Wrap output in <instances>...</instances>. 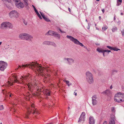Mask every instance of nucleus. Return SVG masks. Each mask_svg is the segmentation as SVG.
Masks as SVG:
<instances>
[{
  "mask_svg": "<svg viewBox=\"0 0 124 124\" xmlns=\"http://www.w3.org/2000/svg\"><path fill=\"white\" fill-rule=\"evenodd\" d=\"M16 74H13L8 79L7 84L8 86L13 85V83H18L24 85H27L28 87V90L32 92H25L24 98L27 101L30 100V92L36 98H46L47 96H50V91L45 87L40 88V84L36 83V82L31 83V77L28 78L27 76H23L18 80L17 79Z\"/></svg>",
  "mask_w": 124,
  "mask_h": 124,
  "instance_id": "nucleus-1",
  "label": "nucleus"
},
{
  "mask_svg": "<svg viewBox=\"0 0 124 124\" xmlns=\"http://www.w3.org/2000/svg\"><path fill=\"white\" fill-rule=\"evenodd\" d=\"M30 65L31 67H34L35 68H36V70L35 71V72L37 74H38L39 76H43L44 77V78L46 79H45L47 81H48L49 80L50 78L49 74H48L47 75L45 74L44 75V71H45L44 70V68L42 67L40 65H39V64H37V63H35L34 62H32L31 64Z\"/></svg>",
  "mask_w": 124,
  "mask_h": 124,
  "instance_id": "nucleus-2",
  "label": "nucleus"
},
{
  "mask_svg": "<svg viewBox=\"0 0 124 124\" xmlns=\"http://www.w3.org/2000/svg\"><path fill=\"white\" fill-rule=\"evenodd\" d=\"M35 105L32 103L30 107H28L27 108V112L25 114L24 117L26 118H28L29 117V115L30 114L31 112L33 113H36L37 114H39V111H38L35 108Z\"/></svg>",
  "mask_w": 124,
  "mask_h": 124,
  "instance_id": "nucleus-3",
  "label": "nucleus"
},
{
  "mask_svg": "<svg viewBox=\"0 0 124 124\" xmlns=\"http://www.w3.org/2000/svg\"><path fill=\"white\" fill-rule=\"evenodd\" d=\"M114 100L119 102L124 101V95L120 93H117L115 95Z\"/></svg>",
  "mask_w": 124,
  "mask_h": 124,
  "instance_id": "nucleus-4",
  "label": "nucleus"
},
{
  "mask_svg": "<svg viewBox=\"0 0 124 124\" xmlns=\"http://www.w3.org/2000/svg\"><path fill=\"white\" fill-rule=\"evenodd\" d=\"M19 37L20 38L23 39L27 40L28 39H30L31 40V39L32 38V36L25 33H24L20 34L19 35Z\"/></svg>",
  "mask_w": 124,
  "mask_h": 124,
  "instance_id": "nucleus-5",
  "label": "nucleus"
},
{
  "mask_svg": "<svg viewBox=\"0 0 124 124\" xmlns=\"http://www.w3.org/2000/svg\"><path fill=\"white\" fill-rule=\"evenodd\" d=\"M87 79L88 82L90 83L93 82V79L92 74L88 72L86 73Z\"/></svg>",
  "mask_w": 124,
  "mask_h": 124,
  "instance_id": "nucleus-6",
  "label": "nucleus"
},
{
  "mask_svg": "<svg viewBox=\"0 0 124 124\" xmlns=\"http://www.w3.org/2000/svg\"><path fill=\"white\" fill-rule=\"evenodd\" d=\"M7 65L6 63L3 61H0V69L1 70L3 71L6 68Z\"/></svg>",
  "mask_w": 124,
  "mask_h": 124,
  "instance_id": "nucleus-7",
  "label": "nucleus"
},
{
  "mask_svg": "<svg viewBox=\"0 0 124 124\" xmlns=\"http://www.w3.org/2000/svg\"><path fill=\"white\" fill-rule=\"evenodd\" d=\"M16 5L18 8H22L23 7L24 5L20 0H16Z\"/></svg>",
  "mask_w": 124,
  "mask_h": 124,
  "instance_id": "nucleus-8",
  "label": "nucleus"
},
{
  "mask_svg": "<svg viewBox=\"0 0 124 124\" xmlns=\"http://www.w3.org/2000/svg\"><path fill=\"white\" fill-rule=\"evenodd\" d=\"M1 25L2 27H8L11 28L12 26L11 23L8 22L3 23H2Z\"/></svg>",
  "mask_w": 124,
  "mask_h": 124,
  "instance_id": "nucleus-9",
  "label": "nucleus"
},
{
  "mask_svg": "<svg viewBox=\"0 0 124 124\" xmlns=\"http://www.w3.org/2000/svg\"><path fill=\"white\" fill-rule=\"evenodd\" d=\"M68 38L70 39V40L73 41L75 44H78V43H79V41L77 39H74L73 37L71 36H67Z\"/></svg>",
  "mask_w": 124,
  "mask_h": 124,
  "instance_id": "nucleus-10",
  "label": "nucleus"
},
{
  "mask_svg": "<svg viewBox=\"0 0 124 124\" xmlns=\"http://www.w3.org/2000/svg\"><path fill=\"white\" fill-rule=\"evenodd\" d=\"M10 16H11L16 17L18 16V13L15 11H12L9 13Z\"/></svg>",
  "mask_w": 124,
  "mask_h": 124,
  "instance_id": "nucleus-11",
  "label": "nucleus"
},
{
  "mask_svg": "<svg viewBox=\"0 0 124 124\" xmlns=\"http://www.w3.org/2000/svg\"><path fill=\"white\" fill-rule=\"evenodd\" d=\"M85 115V113L84 112H83L82 113L80 117L79 118V120L78 122H80V121L82 120L84 121V117Z\"/></svg>",
  "mask_w": 124,
  "mask_h": 124,
  "instance_id": "nucleus-12",
  "label": "nucleus"
},
{
  "mask_svg": "<svg viewBox=\"0 0 124 124\" xmlns=\"http://www.w3.org/2000/svg\"><path fill=\"white\" fill-rule=\"evenodd\" d=\"M89 124H94V121L93 117L90 116L89 119Z\"/></svg>",
  "mask_w": 124,
  "mask_h": 124,
  "instance_id": "nucleus-13",
  "label": "nucleus"
},
{
  "mask_svg": "<svg viewBox=\"0 0 124 124\" xmlns=\"http://www.w3.org/2000/svg\"><path fill=\"white\" fill-rule=\"evenodd\" d=\"M97 50L99 53H103V55L104 56V52H107V50H104L102 48H98L97 49Z\"/></svg>",
  "mask_w": 124,
  "mask_h": 124,
  "instance_id": "nucleus-14",
  "label": "nucleus"
},
{
  "mask_svg": "<svg viewBox=\"0 0 124 124\" xmlns=\"http://www.w3.org/2000/svg\"><path fill=\"white\" fill-rule=\"evenodd\" d=\"M114 118H111L109 122V124H115V122Z\"/></svg>",
  "mask_w": 124,
  "mask_h": 124,
  "instance_id": "nucleus-15",
  "label": "nucleus"
},
{
  "mask_svg": "<svg viewBox=\"0 0 124 124\" xmlns=\"http://www.w3.org/2000/svg\"><path fill=\"white\" fill-rule=\"evenodd\" d=\"M17 101L15 99L14 101L12 102L11 104L13 106V107L15 106V105H16L17 104Z\"/></svg>",
  "mask_w": 124,
  "mask_h": 124,
  "instance_id": "nucleus-16",
  "label": "nucleus"
},
{
  "mask_svg": "<svg viewBox=\"0 0 124 124\" xmlns=\"http://www.w3.org/2000/svg\"><path fill=\"white\" fill-rule=\"evenodd\" d=\"M117 4L116 5L118 6L121 4L122 1V0H117Z\"/></svg>",
  "mask_w": 124,
  "mask_h": 124,
  "instance_id": "nucleus-17",
  "label": "nucleus"
},
{
  "mask_svg": "<svg viewBox=\"0 0 124 124\" xmlns=\"http://www.w3.org/2000/svg\"><path fill=\"white\" fill-rule=\"evenodd\" d=\"M48 33L50 35H53L55 34V32L51 31H48Z\"/></svg>",
  "mask_w": 124,
  "mask_h": 124,
  "instance_id": "nucleus-18",
  "label": "nucleus"
},
{
  "mask_svg": "<svg viewBox=\"0 0 124 124\" xmlns=\"http://www.w3.org/2000/svg\"><path fill=\"white\" fill-rule=\"evenodd\" d=\"M104 93L108 95H110V92L108 90H106Z\"/></svg>",
  "mask_w": 124,
  "mask_h": 124,
  "instance_id": "nucleus-19",
  "label": "nucleus"
},
{
  "mask_svg": "<svg viewBox=\"0 0 124 124\" xmlns=\"http://www.w3.org/2000/svg\"><path fill=\"white\" fill-rule=\"evenodd\" d=\"M108 28V27L106 25H104L103 27H102V29L103 30L105 31Z\"/></svg>",
  "mask_w": 124,
  "mask_h": 124,
  "instance_id": "nucleus-20",
  "label": "nucleus"
},
{
  "mask_svg": "<svg viewBox=\"0 0 124 124\" xmlns=\"http://www.w3.org/2000/svg\"><path fill=\"white\" fill-rule=\"evenodd\" d=\"M36 13V14L39 17L40 19H42V18L40 15L39 14L38 11H37L36 12H35Z\"/></svg>",
  "mask_w": 124,
  "mask_h": 124,
  "instance_id": "nucleus-21",
  "label": "nucleus"
},
{
  "mask_svg": "<svg viewBox=\"0 0 124 124\" xmlns=\"http://www.w3.org/2000/svg\"><path fill=\"white\" fill-rule=\"evenodd\" d=\"M30 65L29 64H25V65H24L22 66H20V68H22L23 67L24 68L25 67H28V66H29Z\"/></svg>",
  "mask_w": 124,
  "mask_h": 124,
  "instance_id": "nucleus-22",
  "label": "nucleus"
},
{
  "mask_svg": "<svg viewBox=\"0 0 124 124\" xmlns=\"http://www.w3.org/2000/svg\"><path fill=\"white\" fill-rule=\"evenodd\" d=\"M97 103V101L96 100H93V105H95Z\"/></svg>",
  "mask_w": 124,
  "mask_h": 124,
  "instance_id": "nucleus-23",
  "label": "nucleus"
},
{
  "mask_svg": "<svg viewBox=\"0 0 124 124\" xmlns=\"http://www.w3.org/2000/svg\"><path fill=\"white\" fill-rule=\"evenodd\" d=\"M8 95H9V97H12L13 96V95L12 94V93H10V92H9L8 94Z\"/></svg>",
  "mask_w": 124,
  "mask_h": 124,
  "instance_id": "nucleus-24",
  "label": "nucleus"
},
{
  "mask_svg": "<svg viewBox=\"0 0 124 124\" xmlns=\"http://www.w3.org/2000/svg\"><path fill=\"white\" fill-rule=\"evenodd\" d=\"M112 50L114 51H117L118 50H120V49H117L116 47H113Z\"/></svg>",
  "mask_w": 124,
  "mask_h": 124,
  "instance_id": "nucleus-25",
  "label": "nucleus"
},
{
  "mask_svg": "<svg viewBox=\"0 0 124 124\" xmlns=\"http://www.w3.org/2000/svg\"><path fill=\"white\" fill-rule=\"evenodd\" d=\"M43 107H49V105H48L46 104L45 103H44L43 105Z\"/></svg>",
  "mask_w": 124,
  "mask_h": 124,
  "instance_id": "nucleus-26",
  "label": "nucleus"
},
{
  "mask_svg": "<svg viewBox=\"0 0 124 124\" xmlns=\"http://www.w3.org/2000/svg\"><path fill=\"white\" fill-rule=\"evenodd\" d=\"M50 87L51 88L54 87V88L55 85L53 84H51L50 85Z\"/></svg>",
  "mask_w": 124,
  "mask_h": 124,
  "instance_id": "nucleus-27",
  "label": "nucleus"
},
{
  "mask_svg": "<svg viewBox=\"0 0 124 124\" xmlns=\"http://www.w3.org/2000/svg\"><path fill=\"white\" fill-rule=\"evenodd\" d=\"M43 19H44L45 20L49 22L50 21V20L48 18L46 17H44V18H43Z\"/></svg>",
  "mask_w": 124,
  "mask_h": 124,
  "instance_id": "nucleus-28",
  "label": "nucleus"
},
{
  "mask_svg": "<svg viewBox=\"0 0 124 124\" xmlns=\"http://www.w3.org/2000/svg\"><path fill=\"white\" fill-rule=\"evenodd\" d=\"M111 110L113 112H115V108L113 107H112L111 108Z\"/></svg>",
  "mask_w": 124,
  "mask_h": 124,
  "instance_id": "nucleus-29",
  "label": "nucleus"
},
{
  "mask_svg": "<svg viewBox=\"0 0 124 124\" xmlns=\"http://www.w3.org/2000/svg\"><path fill=\"white\" fill-rule=\"evenodd\" d=\"M40 13L43 18H44V17H45V16L41 12H40Z\"/></svg>",
  "mask_w": 124,
  "mask_h": 124,
  "instance_id": "nucleus-30",
  "label": "nucleus"
},
{
  "mask_svg": "<svg viewBox=\"0 0 124 124\" xmlns=\"http://www.w3.org/2000/svg\"><path fill=\"white\" fill-rule=\"evenodd\" d=\"M54 88H57L59 87V85L58 83L56 84V85H55Z\"/></svg>",
  "mask_w": 124,
  "mask_h": 124,
  "instance_id": "nucleus-31",
  "label": "nucleus"
},
{
  "mask_svg": "<svg viewBox=\"0 0 124 124\" xmlns=\"http://www.w3.org/2000/svg\"><path fill=\"white\" fill-rule=\"evenodd\" d=\"M96 98V96H94L92 97L93 100H95Z\"/></svg>",
  "mask_w": 124,
  "mask_h": 124,
  "instance_id": "nucleus-32",
  "label": "nucleus"
},
{
  "mask_svg": "<svg viewBox=\"0 0 124 124\" xmlns=\"http://www.w3.org/2000/svg\"><path fill=\"white\" fill-rule=\"evenodd\" d=\"M107 48H108L109 49H110L112 50L113 47H111V46H107Z\"/></svg>",
  "mask_w": 124,
  "mask_h": 124,
  "instance_id": "nucleus-33",
  "label": "nucleus"
},
{
  "mask_svg": "<svg viewBox=\"0 0 124 124\" xmlns=\"http://www.w3.org/2000/svg\"><path fill=\"white\" fill-rule=\"evenodd\" d=\"M79 45L82 46H84V45L83 44L79 42V43H78V44Z\"/></svg>",
  "mask_w": 124,
  "mask_h": 124,
  "instance_id": "nucleus-34",
  "label": "nucleus"
},
{
  "mask_svg": "<svg viewBox=\"0 0 124 124\" xmlns=\"http://www.w3.org/2000/svg\"><path fill=\"white\" fill-rule=\"evenodd\" d=\"M32 6L34 8V11H35V12L37 11V10L36 9V8H35V7L33 5H32Z\"/></svg>",
  "mask_w": 124,
  "mask_h": 124,
  "instance_id": "nucleus-35",
  "label": "nucleus"
},
{
  "mask_svg": "<svg viewBox=\"0 0 124 124\" xmlns=\"http://www.w3.org/2000/svg\"><path fill=\"white\" fill-rule=\"evenodd\" d=\"M65 82H66V84H67L68 85V86H69V81H67V80H65Z\"/></svg>",
  "mask_w": 124,
  "mask_h": 124,
  "instance_id": "nucleus-36",
  "label": "nucleus"
},
{
  "mask_svg": "<svg viewBox=\"0 0 124 124\" xmlns=\"http://www.w3.org/2000/svg\"><path fill=\"white\" fill-rule=\"evenodd\" d=\"M3 109V107L2 105L0 106V110H1Z\"/></svg>",
  "mask_w": 124,
  "mask_h": 124,
  "instance_id": "nucleus-37",
  "label": "nucleus"
},
{
  "mask_svg": "<svg viewBox=\"0 0 124 124\" xmlns=\"http://www.w3.org/2000/svg\"><path fill=\"white\" fill-rule=\"evenodd\" d=\"M23 22L25 25H26L27 24V22H25V20H24Z\"/></svg>",
  "mask_w": 124,
  "mask_h": 124,
  "instance_id": "nucleus-38",
  "label": "nucleus"
},
{
  "mask_svg": "<svg viewBox=\"0 0 124 124\" xmlns=\"http://www.w3.org/2000/svg\"><path fill=\"white\" fill-rule=\"evenodd\" d=\"M122 35H124V30H123L122 31Z\"/></svg>",
  "mask_w": 124,
  "mask_h": 124,
  "instance_id": "nucleus-39",
  "label": "nucleus"
},
{
  "mask_svg": "<svg viewBox=\"0 0 124 124\" xmlns=\"http://www.w3.org/2000/svg\"><path fill=\"white\" fill-rule=\"evenodd\" d=\"M102 11L103 13H104V9H103L101 10Z\"/></svg>",
  "mask_w": 124,
  "mask_h": 124,
  "instance_id": "nucleus-40",
  "label": "nucleus"
},
{
  "mask_svg": "<svg viewBox=\"0 0 124 124\" xmlns=\"http://www.w3.org/2000/svg\"><path fill=\"white\" fill-rule=\"evenodd\" d=\"M68 60V61H71L72 62H73V60H72L71 59H69Z\"/></svg>",
  "mask_w": 124,
  "mask_h": 124,
  "instance_id": "nucleus-41",
  "label": "nucleus"
},
{
  "mask_svg": "<svg viewBox=\"0 0 124 124\" xmlns=\"http://www.w3.org/2000/svg\"><path fill=\"white\" fill-rule=\"evenodd\" d=\"M103 124H107V122L106 121H105L103 123Z\"/></svg>",
  "mask_w": 124,
  "mask_h": 124,
  "instance_id": "nucleus-42",
  "label": "nucleus"
},
{
  "mask_svg": "<svg viewBox=\"0 0 124 124\" xmlns=\"http://www.w3.org/2000/svg\"><path fill=\"white\" fill-rule=\"evenodd\" d=\"M68 10H69V11L70 12H71V10H70V8H68Z\"/></svg>",
  "mask_w": 124,
  "mask_h": 124,
  "instance_id": "nucleus-43",
  "label": "nucleus"
},
{
  "mask_svg": "<svg viewBox=\"0 0 124 124\" xmlns=\"http://www.w3.org/2000/svg\"><path fill=\"white\" fill-rule=\"evenodd\" d=\"M74 94L76 96L77 95V93H76L75 92L74 93Z\"/></svg>",
  "mask_w": 124,
  "mask_h": 124,
  "instance_id": "nucleus-44",
  "label": "nucleus"
},
{
  "mask_svg": "<svg viewBox=\"0 0 124 124\" xmlns=\"http://www.w3.org/2000/svg\"><path fill=\"white\" fill-rule=\"evenodd\" d=\"M17 110H16L15 109V110L14 111V113L16 112H17Z\"/></svg>",
  "mask_w": 124,
  "mask_h": 124,
  "instance_id": "nucleus-45",
  "label": "nucleus"
},
{
  "mask_svg": "<svg viewBox=\"0 0 124 124\" xmlns=\"http://www.w3.org/2000/svg\"><path fill=\"white\" fill-rule=\"evenodd\" d=\"M99 19L100 20H101V16H99Z\"/></svg>",
  "mask_w": 124,
  "mask_h": 124,
  "instance_id": "nucleus-46",
  "label": "nucleus"
},
{
  "mask_svg": "<svg viewBox=\"0 0 124 124\" xmlns=\"http://www.w3.org/2000/svg\"><path fill=\"white\" fill-rule=\"evenodd\" d=\"M25 87H24L23 88H22V89H23V90H25Z\"/></svg>",
  "mask_w": 124,
  "mask_h": 124,
  "instance_id": "nucleus-47",
  "label": "nucleus"
},
{
  "mask_svg": "<svg viewBox=\"0 0 124 124\" xmlns=\"http://www.w3.org/2000/svg\"><path fill=\"white\" fill-rule=\"evenodd\" d=\"M112 85H111L110 87V89H112Z\"/></svg>",
  "mask_w": 124,
  "mask_h": 124,
  "instance_id": "nucleus-48",
  "label": "nucleus"
},
{
  "mask_svg": "<svg viewBox=\"0 0 124 124\" xmlns=\"http://www.w3.org/2000/svg\"><path fill=\"white\" fill-rule=\"evenodd\" d=\"M107 52H111V51L110 50H107Z\"/></svg>",
  "mask_w": 124,
  "mask_h": 124,
  "instance_id": "nucleus-49",
  "label": "nucleus"
},
{
  "mask_svg": "<svg viewBox=\"0 0 124 124\" xmlns=\"http://www.w3.org/2000/svg\"><path fill=\"white\" fill-rule=\"evenodd\" d=\"M121 15H123V14L122 13H121Z\"/></svg>",
  "mask_w": 124,
  "mask_h": 124,
  "instance_id": "nucleus-50",
  "label": "nucleus"
},
{
  "mask_svg": "<svg viewBox=\"0 0 124 124\" xmlns=\"http://www.w3.org/2000/svg\"><path fill=\"white\" fill-rule=\"evenodd\" d=\"M59 30H60V31L61 32H62V31H61V30L60 29H59Z\"/></svg>",
  "mask_w": 124,
  "mask_h": 124,
  "instance_id": "nucleus-51",
  "label": "nucleus"
},
{
  "mask_svg": "<svg viewBox=\"0 0 124 124\" xmlns=\"http://www.w3.org/2000/svg\"><path fill=\"white\" fill-rule=\"evenodd\" d=\"M2 42H0V45L1 44Z\"/></svg>",
  "mask_w": 124,
  "mask_h": 124,
  "instance_id": "nucleus-52",
  "label": "nucleus"
},
{
  "mask_svg": "<svg viewBox=\"0 0 124 124\" xmlns=\"http://www.w3.org/2000/svg\"><path fill=\"white\" fill-rule=\"evenodd\" d=\"M96 1H99L100 0H96Z\"/></svg>",
  "mask_w": 124,
  "mask_h": 124,
  "instance_id": "nucleus-53",
  "label": "nucleus"
},
{
  "mask_svg": "<svg viewBox=\"0 0 124 124\" xmlns=\"http://www.w3.org/2000/svg\"><path fill=\"white\" fill-rule=\"evenodd\" d=\"M6 85H7V84H5V86H6Z\"/></svg>",
  "mask_w": 124,
  "mask_h": 124,
  "instance_id": "nucleus-54",
  "label": "nucleus"
},
{
  "mask_svg": "<svg viewBox=\"0 0 124 124\" xmlns=\"http://www.w3.org/2000/svg\"><path fill=\"white\" fill-rule=\"evenodd\" d=\"M0 124H2V123H1Z\"/></svg>",
  "mask_w": 124,
  "mask_h": 124,
  "instance_id": "nucleus-55",
  "label": "nucleus"
}]
</instances>
